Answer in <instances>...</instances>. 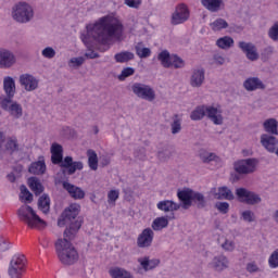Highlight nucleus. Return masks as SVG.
<instances>
[{
  "label": "nucleus",
  "mask_w": 278,
  "mask_h": 278,
  "mask_svg": "<svg viewBox=\"0 0 278 278\" xmlns=\"http://www.w3.org/2000/svg\"><path fill=\"white\" fill-rule=\"evenodd\" d=\"M123 23L118 18L104 16L93 25L91 36L97 42L108 45L113 38H121L123 36Z\"/></svg>",
  "instance_id": "f257e3e1"
},
{
  "label": "nucleus",
  "mask_w": 278,
  "mask_h": 278,
  "mask_svg": "<svg viewBox=\"0 0 278 278\" xmlns=\"http://www.w3.org/2000/svg\"><path fill=\"white\" fill-rule=\"evenodd\" d=\"M79 212H81V205L73 203L63 211L58 220L59 227L68 225L63 232L64 238H68V240H75L77 232L81 229L84 219L81 217H77L79 216Z\"/></svg>",
  "instance_id": "f03ea898"
},
{
  "label": "nucleus",
  "mask_w": 278,
  "mask_h": 278,
  "mask_svg": "<svg viewBox=\"0 0 278 278\" xmlns=\"http://www.w3.org/2000/svg\"><path fill=\"white\" fill-rule=\"evenodd\" d=\"M71 241L68 237H64L55 242L58 257L64 266H73L79 260V253H77V249L73 247Z\"/></svg>",
  "instance_id": "7ed1b4c3"
},
{
  "label": "nucleus",
  "mask_w": 278,
  "mask_h": 278,
  "mask_svg": "<svg viewBox=\"0 0 278 278\" xmlns=\"http://www.w3.org/2000/svg\"><path fill=\"white\" fill-rule=\"evenodd\" d=\"M17 218L25 223L30 229H45L47 222L40 218L34 207L24 204L17 210Z\"/></svg>",
  "instance_id": "20e7f679"
},
{
  "label": "nucleus",
  "mask_w": 278,
  "mask_h": 278,
  "mask_svg": "<svg viewBox=\"0 0 278 278\" xmlns=\"http://www.w3.org/2000/svg\"><path fill=\"white\" fill-rule=\"evenodd\" d=\"M52 164H58L64 175H75L77 170H84L81 161H73V156H65L60 153H51Z\"/></svg>",
  "instance_id": "39448f33"
},
{
  "label": "nucleus",
  "mask_w": 278,
  "mask_h": 278,
  "mask_svg": "<svg viewBox=\"0 0 278 278\" xmlns=\"http://www.w3.org/2000/svg\"><path fill=\"white\" fill-rule=\"evenodd\" d=\"M34 7L27 2H18L13 5L11 11V16L15 23H20L21 25H25L27 23H31L34 21Z\"/></svg>",
  "instance_id": "423d86ee"
},
{
  "label": "nucleus",
  "mask_w": 278,
  "mask_h": 278,
  "mask_svg": "<svg viewBox=\"0 0 278 278\" xmlns=\"http://www.w3.org/2000/svg\"><path fill=\"white\" fill-rule=\"evenodd\" d=\"M3 90L5 94L0 96V105H18L14 102V94H16V81L12 76L3 78Z\"/></svg>",
  "instance_id": "0eeeda50"
},
{
  "label": "nucleus",
  "mask_w": 278,
  "mask_h": 278,
  "mask_svg": "<svg viewBox=\"0 0 278 278\" xmlns=\"http://www.w3.org/2000/svg\"><path fill=\"white\" fill-rule=\"evenodd\" d=\"M25 273V256L15 254L9 264L8 275L10 278H23Z\"/></svg>",
  "instance_id": "6e6552de"
},
{
  "label": "nucleus",
  "mask_w": 278,
  "mask_h": 278,
  "mask_svg": "<svg viewBox=\"0 0 278 278\" xmlns=\"http://www.w3.org/2000/svg\"><path fill=\"white\" fill-rule=\"evenodd\" d=\"M257 164H260L257 159H244L235 162L233 168L238 175H251V173H255Z\"/></svg>",
  "instance_id": "1a4fd4ad"
},
{
  "label": "nucleus",
  "mask_w": 278,
  "mask_h": 278,
  "mask_svg": "<svg viewBox=\"0 0 278 278\" xmlns=\"http://www.w3.org/2000/svg\"><path fill=\"white\" fill-rule=\"evenodd\" d=\"M190 20V9L186 3L177 4L175 11L172 13L170 24L172 25H184Z\"/></svg>",
  "instance_id": "9d476101"
},
{
  "label": "nucleus",
  "mask_w": 278,
  "mask_h": 278,
  "mask_svg": "<svg viewBox=\"0 0 278 278\" xmlns=\"http://www.w3.org/2000/svg\"><path fill=\"white\" fill-rule=\"evenodd\" d=\"M131 90L136 97H139V99H144V101H155V90L149 85L135 83L131 86Z\"/></svg>",
  "instance_id": "9b49d317"
},
{
  "label": "nucleus",
  "mask_w": 278,
  "mask_h": 278,
  "mask_svg": "<svg viewBox=\"0 0 278 278\" xmlns=\"http://www.w3.org/2000/svg\"><path fill=\"white\" fill-rule=\"evenodd\" d=\"M236 195L240 203H245L247 205H257V203H262L260 194L249 191L247 188L236 189Z\"/></svg>",
  "instance_id": "f8f14e48"
},
{
  "label": "nucleus",
  "mask_w": 278,
  "mask_h": 278,
  "mask_svg": "<svg viewBox=\"0 0 278 278\" xmlns=\"http://www.w3.org/2000/svg\"><path fill=\"white\" fill-rule=\"evenodd\" d=\"M18 151V139L16 137H8L5 139V134L0 131V153H10L14 155Z\"/></svg>",
  "instance_id": "ddd939ff"
},
{
  "label": "nucleus",
  "mask_w": 278,
  "mask_h": 278,
  "mask_svg": "<svg viewBox=\"0 0 278 278\" xmlns=\"http://www.w3.org/2000/svg\"><path fill=\"white\" fill-rule=\"evenodd\" d=\"M238 47L242 51V53L245 54V58L250 60V62H257V60H260V53L257 52V47L255 46V43L239 41Z\"/></svg>",
  "instance_id": "4468645a"
},
{
  "label": "nucleus",
  "mask_w": 278,
  "mask_h": 278,
  "mask_svg": "<svg viewBox=\"0 0 278 278\" xmlns=\"http://www.w3.org/2000/svg\"><path fill=\"white\" fill-rule=\"evenodd\" d=\"M193 194H194V190L190 188L178 189L177 198L180 201V203H177V205H180L182 210H190V207H192Z\"/></svg>",
  "instance_id": "2eb2a0df"
},
{
  "label": "nucleus",
  "mask_w": 278,
  "mask_h": 278,
  "mask_svg": "<svg viewBox=\"0 0 278 278\" xmlns=\"http://www.w3.org/2000/svg\"><path fill=\"white\" fill-rule=\"evenodd\" d=\"M153 238H155V232H153V229H143L137 238V247L139 249H151V245L153 244Z\"/></svg>",
  "instance_id": "dca6fc26"
},
{
  "label": "nucleus",
  "mask_w": 278,
  "mask_h": 278,
  "mask_svg": "<svg viewBox=\"0 0 278 278\" xmlns=\"http://www.w3.org/2000/svg\"><path fill=\"white\" fill-rule=\"evenodd\" d=\"M16 64V55L14 52L0 48V68H12Z\"/></svg>",
  "instance_id": "f3484780"
},
{
  "label": "nucleus",
  "mask_w": 278,
  "mask_h": 278,
  "mask_svg": "<svg viewBox=\"0 0 278 278\" xmlns=\"http://www.w3.org/2000/svg\"><path fill=\"white\" fill-rule=\"evenodd\" d=\"M243 88L248 92H255V90H266V85L258 77H249L243 81Z\"/></svg>",
  "instance_id": "a211bd4d"
},
{
  "label": "nucleus",
  "mask_w": 278,
  "mask_h": 278,
  "mask_svg": "<svg viewBox=\"0 0 278 278\" xmlns=\"http://www.w3.org/2000/svg\"><path fill=\"white\" fill-rule=\"evenodd\" d=\"M261 144L264 147L268 153H275V149H277L278 139L277 137L268 134L261 135Z\"/></svg>",
  "instance_id": "6ab92c4d"
},
{
  "label": "nucleus",
  "mask_w": 278,
  "mask_h": 278,
  "mask_svg": "<svg viewBox=\"0 0 278 278\" xmlns=\"http://www.w3.org/2000/svg\"><path fill=\"white\" fill-rule=\"evenodd\" d=\"M20 84L28 92H31L33 90H36V88H38V79H36V77H34V75L31 74H22L20 76Z\"/></svg>",
  "instance_id": "aec40b11"
},
{
  "label": "nucleus",
  "mask_w": 278,
  "mask_h": 278,
  "mask_svg": "<svg viewBox=\"0 0 278 278\" xmlns=\"http://www.w3.org/2000/svg\"><path fill=\"white\" fill-rule=\"evenodd\" d=\"M62 186L63 189L66 190V192H68L70 197H72V199L81 200L84 199V197H86V192L81 188L68 181H63Z\"/></svg>",
  "instance_id": "412c9836"
},
{
  "label": "nucleus",
  "mask_w": 278,
  "mask_h": 278,
  "mask_svg": "<svg viewBox=\"0 0 278 278\" xmlns=\"http://www.w3.org/2000/svg\"><path fill=\"white\" fill-rule=\"evenodd\" d=\"M206 116L214 125H223L225 121L223 117V111L214 106L206 108Z\"/></svg>",
  "instance_id": "4be33fe9"
},
{
  "label": "nucleus",
  "mask_w": 278,
  "mask_h": 278,
  "mask_svg": "<svg viewBox=\"0 0 278 278\" xmlns=\"http://www.w3.org/2000/svg\"><path fill=\"white\" fill-rule=\"evenodd\" d=\"M204 81H205V70L204 68L193 70L190 77L191 88H201Z\"/></svg>",
  "instance_id": "5701e85b"
},
{
  "label": "nucleus",
  "mask_w": 278,
  "mask_h": 278,
  "mask_svg": "<svg viewBox=\"0 0 278 278\" xmlns=\"http://www.w3.org/2000/svg\"><path fill=\"white\" fill-rule=\"evenodd\" d=\"M138 262L140 263V266L144 270V273H149V270H154V268H157L160 266V260L157 258H149V256L139 257Z\"/></svg>",
  "instance_id": "b1692460"
},
{
  "label": "nucleus",
  "mask_w": 278,
  "mask_h": 278,
  "mask_svg": "<svg viewBox=\"0 0 278 278\" xmlns=\"http://www.w3.org/2000/svg\"><path fill=\"white\" fill-rule=\"evenodd\" d=\"M156 207L161 212H165V213L177 212L178 210H181V204H177L175 203V201H172V200H163L156 204Z\"/></svg>",
  "instance_id": "393cba45"
},
{
  "label": "nucleus",
  "mask_w": 278,
  "mask_h": 278,
  "mask_svg": "<svg viewBox=\"0 0 278 278\" xmlns=\"http://www.w3.org/2000/svg\"><path fill=\"white\" fill-rule=\"evenodd\" d=\"M201 3L208 12H220L225 8L223 0H201Z\"/></svg>",
  "instance_id": "a878e982"
},
{
  "label": "nucleus",
  "mask_w": 278,
  "mask_h": 278,
  "mask_svg": "<svg viewBox=\"0 0 278 278\" xmlns=\"http://www.w3.org/2000/svg\"><path fill=\"white\" fill-rule=\"evenodd\" d=\"M191 205H195L198 210H205L207 207V200L205 195L199 191H193V195L191 198Z\"/></svg>",
  "instance_id": "bb28decb"
},
{
  "label": "nucleus",
  "mask_w": 278,
  "mask_h": 278,
  "mask_svg": "<svg viewBox=\"0 0 278 278\" xmlns=\"http://www.w3.org/2000/svg\"><path fill=\"white\" fill-rule=\"evenodd\" d=\"M27 184L36 197H40L45 192V186H42V182L37 177H29Z\"/></svg>",
  "instance_id": "cd10ccee"
},
{
  "label": "nucleus",
  "mask_w": 278,
  "mask_h": 278,
  "mask_svg": "<svg viewBox=\"0 0 278 278\" xmlns=\"http://www.w3.org/2000/svg\"><path fill=\"white\" fill-rule=\"evenodd\" d=\"M215 197L218 201H223V199L226 201H233V199H236L233 191H231V189H229L227 186L219 187L217 189V193H215Z\"/></svg>",
  "instance_id": "c85d7f7f"
},
{
  "label": "nucleus",
  "mask_w": 278,
  "mask_h": 278,
  "mask_svg": "<svg viewBox=\"0 0 278 278\" xmlns=\"http://www.w3.org/2000/svg\"><path fill=\"white\" fill-rule=\"evenodd\" d=\"M28 173L31 175H45V173H47V164L45 163V160L31 163L28 167Z\"/></svg>",
  "instance_id": "c756f323"
},
{
  "label": "nucleus",
  "mask_w": 278,
  "mask_h": 278,
  "mask_svg": "<svg viewBox=\"0 0 278 278\" xmlns=\"http://www.w3.org/2000/svg\"><path fill=\"white\" fill-rule=\"evenodd\" d=\"M212 266L214 270H217V273H220L225 270V268H228L229 261L225 255H218L213 258Z\"/></svg>",
  "instance_id": "7c9ffc66"
},
{
  "label": "nucleus",
  "mask_w": 278,
  "mask_h": 278,
  "mask_svg": "<svg viewBox=\"0 0 278 278\" xmlns=\"http://www.w3.org/2000/svg\"><path fill=\"white\" fill-rule=\"evenodd\" d=\"M263 127L269 136H278V122L275 118L266 119Z\"/></svg>",
  "instance_id": "2f4dec72"
},
{
  "label": "nucleus",
  "mask_w": 278,
  "mask_h": 278,
  "mask_svg": "<svg viewBox=\"0 0 278 278\" xmlns=\"http://www.w3.org/2000/svg\"><path fill=\"white\" fill-rule=\"evenodd\" d=\"M157 60L164 68H170V66H173V55H170L168 50L161 51L157 55Z\"/></svg>",
  "instance_id": "473e14b6"
},
{
  "label": "nucleus",
  "mask_w": 278,
  "mask_h": 278,
  "mask_svg": "<svg viewBox=\"0 0 278 278\" xmlns=\"http://www.w3.org/2000/svg\"><path fill=\"white\" fill-rule=\"evenodd\" d=\"M182 121H184V118L179 114H174L172 116L170 129H172L173 136H176V134L181 132V123H182Z\"/></svg>",
  "instance_id": "72a5a7b5"
},
{
  "label": "nucleus",
  "mask_w": 278,
  "mask_h": 278,
  "mask_svg": "<svg viewBox=\"0 0 278 278\" xmlns=\"http://www.w3.org/2000/svg\"><path fill=\"white\" fill-rule=\"evenodd\" d=\"M88 166L91 170H98L99 168V156L92 149L87 150Z\"/></svg>",
  "instance_id": "f704fd0d"
},
{
  "label": "nucleus",
  "mask_w": 278,
  "mask_h": 278,
  "mask_svg": "<svg viewBox=\"0 0 278 278\" xmlns=\"http://www.w3.org/2000/svg\"><path fill=\"white\" fill-rule=\"evenodd\" d=\"M38 207L43 212V214H49V210H51V199L49 194L43 193L38 200Z\"/></svg>",
  "instance_id": "c9c22d12"
},
{
  "label": "nucleus",
  "mask_w": 278,
  "mask_h": 278,
  "mask_svg": "<svg viewBox=\"0 0 278 278\" xmlns=\"http://www.w3.org/2000/svg\"><path fill=\"white\" fill-rule=\"evenodd\" d=\"M135 54L130 51H122L114 55L115 62L118 64H125V62H130V60H134Z\"/></svg>",
  "instance_id": "e433bc0d"
},
{
  "label": "nucleus",
  "mask_w": 278,
  "mask_h": 278,
  "mask_svg": "<svg viewBox=\"0 0 278 278\" xmlns=\"http://www.w3.org/2000/svg\"><path fill=\"white\" fill-rule=\"evenodd\" d=\"M112 278H134L131 273L127 271V269L115 267L109 270Z\"/></svg>",
  "instance_id": "4c0bfd02"
},
{
  "label": "nucleus",
  "mask_w": 278,
  "mask_h": 278,
  "mask_svg": "<svg viewBox=\"0 0 278 278\" xmlns=\"http://www.w3.org/2000/svg\"><path fill=\"white\" fill-rule=\"evenodd\" d=\"M207 116V108L197 106L190 114L191 121H203Z\"/></svg>",
  "instance_id": "58836bf2"
},
{
  "label": "nucleus",
  "mask_w": 278,
  "mask_h": 278,
  "mask_svg": "<svg viewBox=\"0 0 278 278\" xmlns=\"http://www.w3.org/2000/svg\"><path fill=\"white\" fill-rule=\"evenodd\" d=\"M168 227V218L165 216L156 217L152 223L153 231H162V229H166Z\"/></svg>",
  "instance_id": "ea45409f"
},
{
  "label": "nucleus",
  "mask_w": 278,
  "mask_h": 278,
  "mask_svg": "<svg viewBox=\"0 0 278 278\" xmlns=\"http://www.w3.org/2000/svg\"><path fill=\"white\" fill-rule=\"evenodd\" d=\"M216 45L219 49H231L233 47V39L230 36H224L216 40Z\"/></svg>",
  "instance_id": "a19ab883"
},
{
  "label": "nucleus",
  "mask_w": 278,
  "mask_h": 278,
  "mask_svg": "<svg viewBox=\"0 0 278 278\" xmlns=\"http://www.w3.org/2000/svg\"><path fill=\"white\" fill-rule=\"evenodd\" d=\"M2 109L5 112H10L11 116H14L15 118H21V116H23V109L21 105H2Z\"/></svg>",
  "instance_id": "79ce46f5"
},
{
  "label": "nucleus",
  "mask_w": 278,
  "mask_h": 278,
  "mask_svg": "<svg viewBox=\"0 0 278 278\" xmlns=\"http://www.w3.org/2000/svg\"><path fill=\"white\" fill-rule=\"evenodd\" d=\"M213 31H220L222 29H227L229 27V23L224 18H217L213 23L210 24Z\"/></svg>",
  "instance_id": "37998d69"
},
{
  "label": "nucleus",
  "mask_w": 278,
  "mask_h": 278,
  "mask_svg": "<svg viewBox=\"0 0 278 278\" xmlns=\"http://www.w3.org/2000/svg\"><path fill=\"white\" fill-rule=\"evenodd\" d=\"M135 51L138 58H141V59L149 58L151 55V49L142 47V42H139L135 47Z\"/></svg>",
  "instance_id": "c03bdc74"
},
{
  "label": "nucleus",
  "mask_w": 278,
  "mask_h": 278,
  "mask_svg": "<svg viewBox=\"0 0 278 278\" xmlns=\"http://www.w3.org/2000/svg\"><path fill=\"white\" fill-rule=\"evenodd\" d=\"M21 190V194L20 199H25V201L27 203H31V201H34V194L31 192H29V189H27V187L25 185H22L20 187Z\"/></svg>",
  "instance_id": "a18cd8bd"
},
{
  "label": "nucleus",
  "mask_w": 278,
  "mask_h": 278,
  "mask_svg": "<svg viewBox=\"0 0 278 278\" xmlns=\"http://www.w3.org/2000/svg\"><path fill=\"white\" fill-rule=\"evenodd\" d=\"M172 155L173 151H170L168 148H163L157 152V157L160 162H167V160H170Z\"/></svg>",
  "instance_id": "49530a36"
},
{
  "label": "nucleus",
  "mask_w": 278,
  "mask_h": 278,
  "mask_svg": "<svg viewBox=\"0 0 278 278\" xmlns=\"http://www.w3.org/2000/svg\"><path fill=\"white\" fill-rule=\"evenodd\" d=\"M134 73H136V70L134 67H125L122 73L117 76V79H119V81H125V79L127 77H131V75H134Z\"/></svg>",
  "instance_id": "de8ad7c7"
},
{
  "label": "nucleus",
  "mask_w": 278,
  "mask_h": 278,
  "mask_svg": "<svg viewBox=\"0 0 278 278\" xmlns=\"http://www.w3.org/2000/svg\"><path fill=\"white\" fill-rule=\"evenodd\" d=\"M172 66L175 68H184L186 66V62L184 59L179 58V55L172 54Z\"/></svg>",
  "instance_id": "09e8293b"
},
{
  "label": "nucleus",
  "mask_w": 278,
  "mask_h": 278,
  "mask_svg": "<svg viewBox=\"0 0 278 278\" xmlns=\"http://www.w3.org/2000/svg\"><path fill=\"white\" fill-rule=\"evenodd\" d=\"M241 218L244 223H255V213H253V211H243Z\"/></svg>",
  "instance_id": "8fccbe9b"
},
{
  "label": "nucleus",
  "mask_w": 278,
  "mask_h": 278,
  "mask_svg": "<svg viewBox=\"0 0 278 278\" xmlns=\"http://www.w3.org/2000/svg\"><path fill=\"white\" fill-rule=\"evenodd\" d=\"M41 55L47 58V60H53L55 58V49L47 47L41 51Z\"/></svg>",
  "instance_id": "3c124183"
},
{
  "label": "nucleus",
  "mask_w": 278,
  "mask_h": 278,
  "mask_svg": "<svg viewBox=\"0 0 278 278\" xmlns=\"http://www.w3.org/2000/svg\"><path fill=\"white\" fill-rule=\"evenodd\" d=\"M216 210L220 212V214H228L229 212V202H217L215 203Z\"/></svg>",
  "instance_id": "603ef678"
},
{
  "label": "nucleus",
  "mask_w": 278,
  "mask_h": 278,
  "mask_svg": "<svg viewBox=\"0 0 278 278\" xmlns=\"http://www.w3.org/2000/svg\"><path fill=\"white\" fill-rule=\"evenodd\" d=\"M124 5H127V8H132L134 10H138V8L142 5V0H124Z\"/></svg>",
  "instance_id": "864d4df0"
},
{
  "label": "nucleus",
  "mask_w": 278,
  "mask_h": 278,
  "mask_svg": "<svg viewBox=\"0 0 278 278\" xmlns=\"http://www.w3.org/2000/svg\"><path fill=\"white\" fill-rule=\"evenodd\" d=\"M269 266L271 268H277L278 267V249L273 252V254L269 257Z\"/></svg>",
  "instance_id": "5fc2aeb1"
},
{
  "label": "nucleus",
  "mask_w": 278,
  "mask_h": 278,
  "mask_svg": "<svg viewBox=\"0 0 278 278\" xmlns=\"http://www.w3.org/2000/svg\"><path fill=\"white\" fill-rule=\"evenodd\" d=\"M202 162H204V164H210V162H214V157H216L215 153H204L200 155Z\"/></svg>",
  "instance_id": "6e6d98bb"
},
{
  "label": "nucleus",
  "mask_w": 278,
  "mask_h": 278,
  "mask_svg": "<svg viewBox=\"0 0 278 278\" xmlns=\"http://www.w3.org/2000/svg\"><path fill=\"white\" fill-rule=\"evenodd\" d=\"M222 249H224V251H233V249H236V243L226 239L225 242L222 244Z\"/></svg>",
  "instance_id": "4d7b16f0"
},
{
  "label": "nucleus",
  "mask_w": 278,
  "mask_h": 278,
  "mask_svg": "<svg viewBox=\"0 0 278 278\" xmlns=\"http://www.w3.org/2000/svg\"><path fill=\"white\" fill-rule=\"evenodd\" d=\"M108 199H109V203H116L117 199H118V191L116 190H111L108 193Z\"/></svg>",
  "instance_id": "13d9d810"
},
{
  "label": "nucleus",
  "mask_w": 278,
  "mask_h": 278,
  "mask_svg": "<svg viewBox=\"0 0 278 278\" xmlns=\"http://www.w3.org/2000/svg\"><path fill=\"white\" fill-rule=\"evenodd\" d=\"M50 151L51 153H60V154L64 153V149L62 148V144L55 143V142L52 143Z\"/></svg>",
  "instance_id": "bf43d9fd"
},
{
  "label": "nucleus",
  "mask_w": 278,
  "mask_h": 278,
  "mask_svg": "<svg viewBox=\"0 0 278 278\" xmlns=\"http://www.w3.org/2000/svg\"><path fill=\"white\" fill-rule=\"evenodd\" d=\"M70 62L74 64V66H81V64L86 62V59L84 56L72 58Z\"/></svg>",
  "instance_id": "052dcab7"
},
{
  "label": "nucleus",
  "mask_w": 278,
  "mask_h": 278,
  "mask_svg": "<svg viewBox=\"0 0 278 278\" xmlns=\"http://www.w3.org/2000/svg\"><path fill=\"white\" fill-rule=\"evenodd\" d=\"M213 60L217 66H223V64H225V56L220 55L219 53L214 54Z\"/></svg>",
  "instance_id": "680f3d73"
},
{
  "label": "nucleus",
  "mask_w": 278,
  "mask_h": 278,
  "mask_svg": "<svg viewBox=\"0 0 278 278\" xmlns=\"http://www.w3.org/2000/svg\"><path fill=\"white\" fill-rule=\"evenodd\" d=\"M273 53H275V48H273L271 46H269V47H266V48L263 50L262 55H264L265 58H270V55H273Z\"/></svg>",
  "instance_id": "e2e57ef3"
},
{
  "label": "nucleus",
  "mask_w": 278,
  "mask_h": 278,
  "mask_svg": "<svg viewBox=\"0 0 278 278\" xmlns=\"http://www.w3.org/2000/svg\"><path fill=\"white\" fill-rule=\"evenodd\" d=\"M247 270L248 273H257V270H260V267H257L255 263H249L247 265Z\"/></svg>",
  "instance_id": "0e129e2a"
},
{
  "label": "nucleus",
  "mask_w": 278,
  "mask_h": 278,
  "mask_svg": "<svg viewBox=\"0 0 278 278\" xmlns=\"http://www.w3.org/2000/svg\"><path fill=\"white\" fill-rule=\"evenodd\" d=\"M85 56H87L89 60H96V58H99V53L94 52V50H89L85 53Z\"/></svg>",
  "instance_id": "69168bd1"
},
{
  "label": "nucleus",
  "mask_w": 278,
  "mask_h": 278,
  "mask_svg": "<svg viewBox=\"0 0 278 278\" xmlns=\"http://www.w3.org/2000/svg\"><path fill=\"white\" fill-rule=\"evenodd\" d=\"M101 164H102V166H108V165H110V157L104 156V157L102 159V161H101Z\"/></svg>",
  "instance_id": "338daca9"
},
{
  "label": "nucleus",
  "mask_w": 278,
  "mask_h": 278,
  "mask_svg": "<svg viewBox=\"0 0 278 278\" xmlns=\"http://www.w3.org/2000/svg\"><path fill=\"white\" fill-rule=\"evenodd\" d=\"M8 179L11 181V184H14L16 181V176H14V174H9Z\"/></svg>",
  "instance_id": "774afa93"
}]
</instances>
